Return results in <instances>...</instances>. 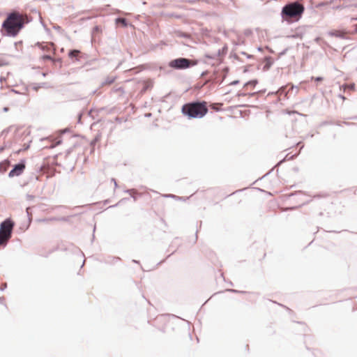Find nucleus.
I'll return each mask as SVG.
<instances>
[{
  "instance_id": "nucleus-1",
  "label": "nucleus",
  "mask_w": 357,
  "mask_h": 357,
  "mask_svg": "<svg viewBox=\"0 0 357 357\" xmlns=\"http://www.w3.org/2000/svg\"><path fill=\"white\" fill-rule=\"evenodd\" d=\"M208 112L207 103L204 100H196L186 102L181 107V113L188 119H202Z\"/></svg>"
},
{
  "instance_id": "nucleus-2",
  "label": "nucleus",
  "mask_w": 357,
  "mask_h": 357,
  "mask_svg": "<svg viewBox=\"0 0 357 357\" xmlns=\"http://www.w3.org/2000/svg\"><path fill=\"white\" fill-rule=\"evenodd\" d=\"M305 11V7L298 2H293L285 4L280 13L282 21L287 24H291L298 22L303 16Z\"/></svg>"
},
{
  "instance_id": "nucleus-3",
  "label": "nucleus",
  "mask_w": 357,
  "mask_h": 357,
  "mask_svg": "<svg viewBox=\"0 0 357 357\" xmlns=\"http://www.w3.org/2000/svg\"><path fill=\"white\" fill-rule=\"evenodd\" d=\"M16 20H18V17L16 16L15 12H11L7 15L1 24V30L0 31L1 38L5 36L15 38L18 35Z\"/></svg>"
},
{
  "instance_id": "nucleus-4",
  "label": "nucleus",
  "mask_w": 357,
  "mask_h": 357,
  "mask_svg": "<svg viewBox=\"0 0 357 357\" xmlns=\"http://www.w3.org/2000/svg\"><path fill=\"white\" fill-rule=\"evenodd\" d=\"M197 64V61H193L185 57H178L170 60L168 62V66L174 70H182L188 69Z\"/></svg>"
},
{
  "instance_id": "nucleus-5",
  "label": "nucleus",
  "mask_w": 357,
  "mask_h": 357,
  "mask_svg": "<svg viewBox=\"0 0 357 357\" xmlns=\"http://www.w3.org/2000/svg\"><path fill=\"white\" fill-rule=\"evenodd\" d=\"M26 158L20 159L17 163L13 166L12 169L8 172V177L13 178L15 176H21L26 169Z\"/></svg>"
},
{
  "instance_id": "nucleus-6",
  "label": "nucleus",
  "mask_w": 357,
  "mask_h": 357,
  "mask_svg": "<svg viewBox=\"0 0 357 357\" xmlns=\"http://www.w3.org/2000/svg\"><path fill=\"white\" fill-rule=\"evenodd\" d=\"M15 222L10 218H6L0 223V230L12 236Z\"/></svg>"
},
{
  "instance_id": "nucleus-7",
  "label": "nucleus",
  "mask_w": 357,
  "mask_h": 357,
  "mask_svg": "<svg viewBox=\"0 0 357 357\" xmlns=\"http://www.w3.org/2000/svg\"><path fill=\"white\" fill-rule=\"evenodd\" d=\"M229 72V66H225L221 70H217L214 71L215 75V79H220L218 81L219 82V84H221L225 78L227 77L228 73Z\"/></svg>"
},
{
  "instance_id": "nucleus-8",
  "label": "nucleus",
  "mask_w": 357,
  "mask_h": 357,
  "mask_svg": "<svg viewBox=\"0 0 357 357\" xmlns=\"http://www.w3.org/2000/svg\"><path fill=\"white\" fill-rule=\"evenodd\" d=\"M328 35L331 37H336L340 39L349 40V37L345 30L332 29L328 31Z\"/></svg>"
},
{
  "instance_id": "nucleus-9",
  "label": "nucleus",
  "mask_w": 357,
  "mask_h": 357,
  "mask_svg": "<svg viewBox=\"0 0 357 357\" xmlns=\"http://www.w3.org/2000/svg\"><path fill=\"white\" fill-rule=\"evenodd\" d=\"M12 236L0 230V250L4 248Z\"/></svg>"
},
{
  "instance_id": "nucleus-10",
  "label": "nucleus",
  "mask_w": 357,
  "mask_h": 357,
  "mask_svg": "<svg viewBox=\"0 0 357 357\" xmlns=\"http://www.w3.org/2000/svg\"><path fill=\"white\" fill-rule=\"evenodd\" d=\"M264 65L262 67V70L264 72H266V71H268L271 68V66H273V64L274 63V61L271 56H266L264 58Z\"/></svg>"
},
{
  "instance_id": "nucleus-11",
  "label": "nucleus",
  "mask_w": 357,
  "mask_h": 357,
  "mask_svg": "<svg viewBox=\"0 0 357 357\" xmlns=\"http://www.w3.org/2000/svg\"><path fill=\"white\" fill-rule=\"evenodd\" d=\"M15 15L16 16L18 17V20H16V22H17V33L19 34L20 32L22 31V29H23L25 26V24L26 23H28V22H25L21 15L18 13V12H15Z\"/></svg>"
},
{
  "instance_id": "nucleus-12",
  "label": "nucleus",
  "mask_w": 357,
  "mask_h": 357,
  "mask_svg": "<svg viewBox=\"0 0 357 357\" xmlns=\"http://www.w3.org/2000/svg\"><path fill=\"white\" fill-rule=\"evenodd\" d=\"M121 259L119 257L107 256L104 259V263L109 265H114L116 262L120 261Z\"/></svg>"
},
{
  "instance_id": "nucleus-13",
  "label": "nucleus",
  "mask_w": 357,
  "mask_h": 357,
  "mask_svg": "<svg viewBox=\"0 0 357 357\" xmlns=\"http://www.w3.org/2000/svg\"><path fill=\"white\" fill-rule=\"evenodd\" d=\"M10 160L8 159L0 162V174H4L8 170Z\"/></svg>"
},
{
  "instance_id": "nucleus-14",
  "label": "nucleus",
  "mask_w": 357,
  "mask_h": 357,
  "mask_svg": "<svg viewBox=\"0 0 357 357\" xmlns=\"http://www.w3.org/2000/svg\"><path fill=\"white\" fill-rule=\"evenodd\" d=\"M80 51L76 49L70 50L68 52V56L70 59H75L79 61L80 59L77 57L76 54H79Z\"/></svg>"
},
{
  "instance_id": "nucleus-15",
  "label": "nucleus",
  "mask_w": 357,
  "mask_h": 357,
  "mask_svg": "<svg viewBox=\"0 0 357 357\" xmlns=\"http://www.w3.org/2000/svg\"><path fill=\"white\" fill-rule=\"evenodd\" d=\"M304 34L303 29V28H298L295 33L292 34L291 36H288L289 38H301Z\"/></svg>"
},
{
  "instance_id": "nucleus-16",
  "label": "nucleus",
  "mask_w": 357,
  "mask_h": 357,
  "mask_svg": "<svg viewBox=\"0 0 357 357\" xmlns=\"http://www.w3.org/2000/svg\"><path fill=\"white\" fill-rule=\"evenodd\" d=\"M102 32V28L100 25H96L91 29V38L93 40L96 35L100 34Z\"/></svg>"
},
{
  "instance_id": "nucleus-17",
  "label": "nucleus",
  "mask_w": 357,
  "mask_h": 357,
  "mask_svg": "<svg viewBox=\"0 0 357 357\" xmlns=\"http://www.w3.org/2000/svg\"><path fill=\"white\" fill-rule=\"evenodd\" d=\"M115 22L116 24H121L123 27H127L128 26V22L126 18L121 17H117L115 19Z\"/></svg>"
},
{
  "instance_id": "nucleus-18",
  "label": "nucleus",
  "mask_w": 357,
  "mask_h": 357,
  "mask_svg": "<svg viewBox=\"0 0 357 357\" xmlns=\"http://www.w3.org/2000/svg\"><path fill=\"white\" fill-rule=\"evenodd\" d=\"M227 50L228 47L227 45H225L221 49L218 50L216 55H218V57H223L227 54Z\"/></svg>"
},
{
  "instance_id": "nucleus-19",
  "label": "nucleus",
  "mask_w": 357,
  "mask_h": 357,
  "mask_svg": "<svg viewBox=\"0 0 357 357\" xmlns=\"http://www.w3.org/2000/svg\"><path fill=\"white\" fill-rule=\"evenodd\" d=\"M48 87V83L47 82H41V83H34L33 84L32 89L37 91L40 88H47Z\"/></svg>"
},
{
  "instance_id": "nucleus-20",
  "label": "nucleus",
  "mask_w": 357,
  "mask_h": 357,
  "mask_svg": "<svg viewBox=\"0 0 357 357\" xmlns=\"http://www.w3.org/2000/svg\"><path fill=\"white\" fill-rule=\"evenodd\" d=\"M101 139V134L98 133L95 137L91 141L90 146L94 149L96 144Z\"/></svg>"
},
{
  "instance_id": "nucleus-21",
  "label": "nucleus",
  "mask_w": 357,
  "mask_h": 357,
  "mask_svg": "<svg viewBox=\"0 0 357 357\" xmlns=\"http://www.w3.org/2000/svg\"><path fill=\"white\" fill-rule=\"evenodd\" d=\"M51 62L55 67L58 66L59 68H61L62 67V59L61 57H58V58L52 57V60Z\"/></svg>"
},
{
  "instance_id": "nucleus-22",
  "label": "nucleus",
  "mask_w": 357,
  "mask_h": 357,
  "mask_svg": "<svg viewBox=\"0 0 357 357\" xmlns=\"http://www.w3.org/2000/svg\"><path fill=\"white\" fill-rule=\"evenodd\" d=\"M258 82H259L257 79H253L245 82L243 85V87L245 88L248 87V86H250L252 88H255L256 85L258 84Z\"/></svg>"
},
{
  "instance_id": "nucleus-23",
  "label": "nucleus",
  "mask_w": 357,
  "mask_h": 357,
  "mask_svg": "<svg viewBox=\"0 0 357 357\" xmlns=\"http://www.w3.org/2000/svg\"><path fill=\"white\" fill-rule=\"evenodd\" d=\"M153 87L152 83H146L144 84L142 89L140 90V93L144 94L148 90L151 89Z\"/></svg>"
},
{
  "instance_id": "nucleus-24",
  "label": "nucleus",
  "mask_w": 357,
  "mask_h": 357,
  "mask_svg": "<svg viewBox=\"0 0 357 357\" xmlns=\"http://www.w3.org/2000/svg\"><path fill=\"white\" fill-rule=\"evenodd\" d=\"M115 81V77H108L104 82H102L101 86H104L105 84H111L114 83Z\"/></svg>"
},
{
  "instance_id": "nucleus-25",
  "label": "nucleus",
  "mask_w": 357,
  "mask_h": 357,
  "mask_svg": "<svg viewBox=\"0 0 357 357\" xmlns=\"http://www.w3.org/2000/svg\"><path fill=\"white\" fill-rule=\"evenodd\" d=\"M285 89H286V87H285L284 86H281V87L278 89V91H270V92L268 93V96H272V95H275V94H277V93H279V92H280V93H285Z\"/></svg>"
},
{
  "instance_id": "nucleus-26",
  "label": "nucleus",
  "mask_w": 357,
  "mask_h": 357,
  "mask_svg": "<svg viewBox=\"0 0 357 357\" xmlns=\"http://www.w3.org/2000/svg\"><path fill=\"white\" fill-rule=\"evenodd\" d=\"M129 197H124L120 199L116 204L109 206L108 208H114L129 200Z\"/></svg>"
},
{
  "instance_id": "nucleus-27",
  "label": "nucleus",
  "mask_w": 357,
  "mask_h": 357,
  "mask_svg": "<svg viewBox=\"0 0 357 357\" xmlns=\"http://www.w3.org/2000/svg\"><path fill=\"white\" fill-rule=\"evenodd\" d=\"M202 221H199V222H197V231L195 232V241H194V243H195L197 241V234L199 231V229H201L202 227Z\"/></svg>"
},
{
  "instance_id": "nucleus-28",
  "label": "nucleus",
  "mask_w": 357,
  "mask_h": 357,
  "mask_svg": "<svg viewBox=\"0 0 357 357\" xmlns=\"http://www.w3.org/2000/svg\"><path fill=\"white\" fill-rule=\"evenodd\" d=\"M288 155H289V154H287V155H285L284 158V159H282V160H280V161L277 163V165H281L284 161H285V160H291V159H293V158H294L296 156V155L295 154V155H293L290 156V157L288 158Z\"/></svg>"
},
{
  "instance_id": "nucleus-29",
  "label": "nucleus",
  "mask_w": 357,
  "mask_h": 357,
  "mask_svg": "<svg viewBox=\"0 0 357 357\" xmlns=\"http://www.w3.org/2000/svg\"><path fill=\"white\" fill-rule=\"evenodd\" d=\"M204 57L206 58V59H215L218 56V55H216V53L215 54H209V53H206L204 54Z\"/></svg>"
},
{
  "instance_id": "nucleus-30",
  "label": "nucleus",
  "mask_w": 357,
  "mask_h": 357,
  "mask_svg": "<svg viewBox=\"0 0 357 357\" xmlns=\"http://www.w3.org/2000/svg\"><path fill=\"white\" fill-rule=\"evenodd\" d=\"M40 59L43 61H52V56L50 54H43Z\"/></svg>"
},
{
  "instance_id": "nucleus-31",
  "label": "nucleus",
  "mask_w": 357,
  "mask_h": 357,
  "mask_svg": "<svg viewBox=\"0 0 357 357\" xmlns=\"http://www.w3.org/2000/svg\"><path fill=\"white\" fill-rule=\"evenodd\" d=\"M10 128H6L5 129H3L1 133H0V137H6V135L8 134V132H10Z\"/></svg>"
},
{
  "instance_id": "nucleus-32",
  "label": "nucleus",
  "mask_w": 357,
  "mask_h": 357,
  "mask_svg": "<svg viewBox=\"0 0 357 357\" xmlns=\"http://www.w3.org/2000/svg\"><path fill=\"white\" fill-rule=\"evenodd\" d=\"M38 181V176L35 173H32L31 176L29 177L28 182H33V181Z\"/></svg>"
},
{
  "instance_id": "nucleus-33",
  "label": "nucleus",
  "mask_w": 357,
  "mask_h": 357,
  "mask_svg": "<svg viewBox=\"0 0 357 357\" xmlns=\"http://www.w3.org/2000/svg\"><path fill=\"white\" fill-rule=\"evenodd\" d=\"M36 45L38 46L43 51H47V48L46 45H45L44 43H43L38 42L36 44Z\"/></svg>"
},
{
  "instance_id": "nucleus-34",
  "label": "nucleus",
  "mask_w": 357,
  "mask_h": 357,
  "mask_svg": "<svg viewBox=\"0 0 357 357\" xmlns=\"http://www.w3.org/2000/svg\"><path fill=\"white\" fill-rule=\"evenodd\" d=\"M136 192H137V190L135 189V188L126 189V190H123V192L130 195V197H131V195H133Z\"/></svg>"
},
{
  "instance_id": "nucleus-35",
  "label": "nucleus",
  "mask_w": 357,
  "mask_h": 357,
  "mask_svg": "<svg viewBox=\"0 0 357 357\" xmlns=\"http://www.w3.org/2000/svg\"><path fill=\"white\" fill-rule=\"evenodd\" d=\"M227 291H229V292H231V293H235V294H246L247 291H240V290H237V289H227Z\"/></svg>"
},
{
  "instance_id": "nucleus-36",
  "label": "nucleus",
  "mask_w": 357,
  "mask_h": 357,
  "mask_svg": "<svg viewBox=\"0 0 357 357\" xmlns=\"http://www.w3.org/2000/svg\"><path fill=\"white\" fill-rule=\"evenodd\" d=\"M241 54L245 56V57L248 59H254L255 58V56L253 54H248L244 51L241 52Z\"/></svg>"
},
{
  "instance_id": "nucleus-37",
  "label": "nucleus",
  "mask_w": 357,
  "mask_h": 357,
  "mask_svg": "<svg viewBox=\"0 0 357 357\" xmlns=\"http://www.w3.org/2000/svg\"><path fill=\"white\" fill-rule=\"evenodd\" d=\"M177 36L180 38H188L190 37L189 34L185 33V32H183V31H179L177 34Z\"/></svg>"
},
{
  "instance_id": "nucleus-38",
  "label": "nucleus",
  "mask_w": 357,
  "mask_h": 357,
  "mask_svg": "<svg viewBox=\"0 0 357 357\" xmlns=\"http://www.w3.org/2000/svg\"><path fill=\"white\" fill-rule=\"evenodd\" d=\"M141 197H142V194L141 193H137V192H136L133 195H131L130 197L133 199L134 202H136Z\"/></svg>"
},
{
  "instance_id": "nucleus-39",
  "label": "nucleus",
  "mask_w": 357,
  "mask_h": 357,
  "mask_svg": "<svg viewBox=\"0 0 357 357\" xmlns=\"http://www.w3.org/2000/svg\"><path fill=\"white\" fill-rule=\"evenodd\" d=\"M62 144V139H61V138L60 137V138L57 139L56 140V142H55L52 145H51V146H50V147H51V148H54V147H56V146H59V145H60V144Z\"/></svg>"
},
{
  "instance_id": "nucleus-40",
  "label": "nucleus",
  "mask_w": 357,
  "mask_h": 357,
  "mask_svg": "<svg viewBox=\"0 0 357 357\" xmlns=\"http://www.w3.org/2000/svg\"><path fill=\"white\" fill-rule=\"evenodd\" d=\"M314 42L319 45H321V43L326 44V43L324 41L323 38L319 36H317L314 38Z\"/></svg>"
},
{
  "instance_id": "nucleus-41",
  "label": "nucleus",
  "mask_w": 357,
  "mask_h": 357,
  "mask_svg": "<svg viewBox=\"0 0 357 357\" xmlns=\"http://www.w3.org/2000/svg\"><path fill=\"white\" fill-rule=\"evenodd\" d=\"M59 134L61 135H64V134H66L67 132H70V129L69 128H65L63 129H61V130H59Z\"/></svg>"
},
{
  "instance_id": "nucleus-42",
  "label": "nucleus",
  "mask_w": 357,
  "mask_h": 357,
  "mask_svg": "<svg viewBox=\"0 0 357 357\" xmlns=\"http://www.w3.org/2000/svg\"><path fill=\"white\" fill-rule=\"evenodd\" d=\"M311 79H312V80H314V81H315V82H321V81H323V80H324V77H321V76H318V77H313V76H312V77H311Z\"/></svg>"
},
{
  "instance_id": "nucleus-43",
  "label": "nucleus",
  "mask_w": 357,
  "mask_h": 357,
  "mask_svg": "<svg viewBox=\"0 0 357 357\" xmlns=\"http://www.w3.org/2000/svg\"><path fill=\"white\" fill-rule=\"evenodd\" d=\"M331 2H328V1H322V2H320L319 3L317 6H316V8H321V7H323V6H328Z\"/></svg>"
},
{
  "instance_id": "nucleus-44",
  "label": "nucleus",
  "mask_w": 357,
  "mask_h": 357,
  "mask_svg": "<svg viewBox=\"0 0 357 357\" xmlns=\"http://www.w3.org/2000/svg\"><path fill=\"white\" fill-rule=\"evenodd\" d=\"M252 66H253L252 64H250V65H247V66H244V67H243V73H246L250 72V68H251Z\"/></svg>"
},
{
  "instance_id": "nucleus-45",
  "label": "nucleus",
  "mask_w": 357,
  "mask_h": 357,
  "mask_svg": "<svg viewBox=\"0 0 357 357\" xmlns=\"http://www.w3.org/2000/svg\"><path fill=\"white\" fill-rule=\"evenodd\" d=\"M252 34V31L250 29H247L244 31V35L247 37L251 36Z\"/></svg>"
},
{
  "instance_id": "nucleus-46",
  "label": "nucleus",
  "mask_w": 357,
  "mask_h": 357,
  "mask_svg": "<svg viewBox=\"0 0 357 357\" xmlns=\"http://www.w3.org/2000/svg\"><path fill=\"white\" fill-rule=\"evenodd\" d=\"M113 91H114V92H116V93H117V92H121V94H123V93H124V92H125V91H124V89H123V88L122 86H120V87L116 88V89H114Z\"/></svg>"
},
{
  "instance_id": "nucleus-47",
  "label": "nucleus",
  "mask_w": 357,
  "mask_h": 357,
  "mask_svg": "<svg viewBox=\"0 0 357 357\" xmlns=\"http://www.w3.org/2000/svg\"><path fill=\"white\" fill-rule=\"evenodd\" d=\"M8 64V62L6 61L5 59L0 57V67L7 66Z\"/></svg>"
},
{
  "instance_id": "nucleus-48",
  "label": "nucleus",
  "mask_w": 357,
  "mask_h": 357,
  "mask_svg": "<svg viewBox=\"0 0 357 357\" xmlns=\"http://www.w3.org/2000/svg\"><path fill=\"white\" fill-rule=\"evenodd\" d=\"M13 45L15 46V49L17 50H18V47L19 46H22V40H20V41H17V42H15L13 43Z\"/></svg>"
},
{
  "instance_id": "nucleus-49",
  "label": "nucleus",
  "mask_w": 357,
  "mask_h": 357,
  "mask_svg": "<svg viewBox=\"0 0 357 357\" xmlns=\"http://www.w3.org/2000/svg\"><path fill=\"white\" fill-rule=\"evenodd\" d=\"M230 56L233 57L234 59H235L236 60H237V61H238L240 62H243V61L240 59V57L236 54H232L231 53Z\"/></svg>"
},
{
  "instance_id": "nucleus-50",
  "label": "nucleus",
  "mask_w": 357,
  "mask_h": 357,
  "mask_svg": "<svg viewBox=\"0 0 357 357\" xmlns=\"http://www.w3.org/2000/svg\"><path fill=\"white\" fill-rule=\"evenodd\" d=\"M333 124H334V123L332 121H324L321 123L320 126H326V125H333Z\"/></svg>"
},
{
  "instance_id": "nucleus-51",
  "label": "nucleus",
  "mask_w": 357,
  "mask_h": 357,
  "mask_svg": "<svg viewBox=\"0 0 357 357\" xmlns=\"http://www.w3.org/2000/svg\"><path fill=\"white\" fill-rule=\"evenodd\" d=\"M53 29H55V30H56V31H59V32H61V31H63V29H62L60 26H59V25H57V24L54 25V26H53Z\"/></svg>"
},
{
  "instance_id": "nucleus-52",
  "label": "nucleus",
  "mask_w": 357,
  "mask_h": 357,
  "mask_svg": "<svg viewBox=\"0 0 357 357\" xmlns=\"http://www.w3.org/2000/svg\"><path fill=\"white\" fill-rule=\"evenodd\" d=\"M166 197H173V198H177L178 199H181V200H183V197H177L176 195H172V194H169V195H167Z\"/></svg>"
},
{
  "instance_id": "nucleus-53",
  "label": "nucleus",
  "mask_w": 357,
  "mask_h": 357,
  "mask_svg": "<svg viewBox=\"0 0 357 357\" xmlns=\"http://www.w3.org/2000/svg\"><path fill=\"white\" fill-rule=\"evenodd\" d=\"M287 50H288V49H287V48H286V49L283 50L281 52H280V53H279L278 57L280 58V57H281V56H282L285 55V54H286V53H287Z\"/></svg>"
},
{
  "instance_id": "nucleus-54",
  "label": "nucleus",
  "mask_w": 357,
  "mask_h": 357,
  "mask_svg": "<svg viewBox=\"0 0 357 357\" xmlns=\"http://www.w3.org/2000/svg\"><path fill=\"white\" fill-rule=\"evenodd\" d=\"M240 83V80L238 79H236V80H234L232 81L231 82L229 83V85L231 86H235V85H237Z\"/></svg>"
},
{
  "instance_id": "nucleus-55",
  "label": "nucleus",
  "mask_w": 357,
  "mask_h": 357,
  "mask_svg": "<svg viewBox=\"0 0 357 357\" xmlns=\"http://www.w3.org/2000/svg\"><path fill=\"white\" fill-rule=\"evenodd\" d=\"M310 202V200H308V201H306V202H304L303 203H302L301 204L298 205V206H295L293 208L295 209V208H298L302 206H304L305 204H307L309 202Z\"/></svg>"
},
{
  "instance_id": "nucleus-56",
  "label": "nucleus",
  "mask_w": 357,
  "mask_h": 357,
  "mask_svg": "<svg viewBox=\"0 0 357 357\" xmlns=\"http://www.w3.org/2000/svg\"><path fill=\"white\" fill-rule=\"evenodd\" d=\"M6 288H7V284L6 283H3L0 287V291H3Z\"/></svg>"
},
{
  "instance_id": "nucleus-57",
  "label": "nucleus",
  "mask_w": 357,
  "mask_h": 357,
  "mask_svg": "<svg viewBox=\"0 0 357 357\" xmlns=\"http://www.w3.org/2000/svg\"><path fill=\"white\" fill-rule=\"evenodd\" d=\"M236 96L238 97H240V96H247V93H245V92H242V91H238L236 94Z\"/></svg>"
},
{
  "instance_id": "nucleus-58",
  "label": "nucleus",
  "mask_w": 357,
  "mask_h": 357,
  "mask_svg": "<svg viewBox=\"0 0 357 357\" xmlns=\"http://www.w3.org/2000/svg\"><path fill=\"white\" fill-rule=\"evenodd\" d=\"M258 94V92L255 91V92H250V93H247V96H250V97H253V96H255Z\"/></svg>"
},
{
  "instance_id": "nucleus-59",
  "label": "nucleus",
  "mask_w": 357,
  "mask_h": 357,
  "mask_svg": "<svg viewBox=\"0 0 357 357\" xmlns=\"http://www.w3.org/2000/svg\"><path fill=\"white\" fill-rule=\"evenodd\" d=\"M111 181H112V182H113V183H114V188H115V189H116V188H117L119 185H118V183H117L116 180L114 178H112L111 179Z\"/></svg>"
},
{
  "instance_id": "nucleus-60",
  "label": "nucleus",
  "mask_w": 357,
  "mask_h": 357,
  "mask_svg": "<svg viewBox=\"0 0 357 357\" xmlns=\"http://www.w3.org/2000/svg\"><path fill=\"white\" fill-rule=\"evenodd\" d=\"M27 216H28V218H29V223H28V225H26V227L25 229H27L29 228V225H30V223H31V216L29 215V213H28V212H27Z\"/></svg>"
},
{
  "instance_id": "nucleus-61",
  "label": "nucleus",
  "mask_w": 357,
  "mask_h": 357,
  "mask_svg": "<svg viewBox=\"0 0 357 357\" xmlns=\"http://www.w3.org/2000/svg\"><path fill=\"white\" fill-rule=\"evenodd\" d=\"M30 144H24V147L22 148L23 151H26L29 149Z\"/></svg>"
},
{
  "instance_id": "nucleus-62",
  "label": "nucleus",
  "mask_w": 357,
  "mask_h": 357,
  "mask_svg": "<svg viewBox=\"0 0 357 357\" xmlns=\"http://www.w3.org/2000/svg\"><path fill=\"white\" fill-rule=\"evenodd\" d=\"M208 73H209V72H208V70H204V71H203V72L201 73V77L206 76V75H207Z\"/></svg>"
},
{
  "instance_id": "nucleus-63",
  "label": "nucleus",
  "mask_w": 357,
  "mask_h": 357,
  "mask_svg": "<svg viewBox=\"0 0 357 357\" xmlns=\"http://www.w3.org/2000/svg\"><path fill=\"white\" fill-rule=\"evenodd\" d=\"M337 96H338L339 98L342 99V100H346V97L344 95L341 94V93H340Z\"/></svg>"
},
{
  "instance_id": "nucleus-64",
  "label": "nucleus",
  "mask_w": 357,
  "mask_h": 357,
  "mask_svg": "<svg viewBox=\"0 0 357 357\" xmlns=\"http://www.w3.org/2000/svg\"><path fill=\"white\" fill-rule=\"evenodd\" d=\"M318 353H319V351L316 349L313 350V351H312V354L314 357H318Z\"/></svg>"
}]
</instances>
